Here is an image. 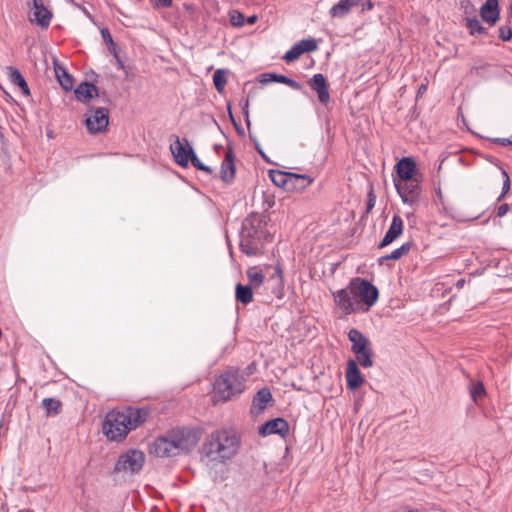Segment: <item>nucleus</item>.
Wrapping results in <instances>:
<instances>
[{
  "mask_svg": "<svg viewBox=\"0 0 512 512\" xmlns=\"http://www.w3.org/2000/svg\"><path fill=\"white\" fill-rule=\"evenodd\" d=\"M465 283H466L465 279H464V278H461V279H459V280L456 282L455 286H456V288H458V289H462V288L464 287Z\"/></svg>",
  "mask_w": 512,
  "mask_h": 512,
  "instance_id": "nucleus-51",
  "label": "nucleus"
},
{
  "mask_svg": "<svg viewBox=\"0 0 512 512\" xmlns=\"http://www.w3.org/2000/svg\"><path fill=\"white\" fill-rule=\"evenodd\" d=\"M269 177L276 186L283 188L286 191L291 187V179L295 178L294 173L280 170H270Z\"/></svg>",
  "mask_w": 512,
  "mask_h": 512,
  "instance_id": "nucleus-23",
  "label": "nucleus"
},
{
  "mask_svg": "<svg viewBox=\"0 0 512 512\" xmlns=\"http://www.w3.org/2000/svg\"><path fill=\"white\" fill-rule=\"evenodd\" d=\"M502 175L504 177V181H503V186H502V192L499 195V197L497 198L498 201H501L506 196V194L509 192L510 187H511L510 178H509L508 173L505 170H502Z\"/></svg>",
  "mask_w": 512,
  "mask_h": 512,
  "instance_id": "nucleus-41",
  "label": "nucleus"
},
{
  "mask_svg": "<svg viewBox=\"0 0 512 512\" xmlns=\"http://www.w3.org/2000/svg\"><path fill=\"white\" fill-rule=\"evenodd\" d=\"M189 161H191L192 165L198 169V170H201L205 173H207L208 175H211L213 173V170L212 168H210L209 166L203 164L200 159L196 156L195 152L193 151V154L190 155L189 157Z\"/></svg>",
  "mask_w": 512,
  "mask_h": 512,
  "instance_id": "nucleus-39",
  "label": "nucleus"
},
{
  "mask_svg": "<svg viewBox=\"0 0 512 512\" xmlns=\"http://www.w3.org/2000/svg\"><path fill=\"white\" fill-rule=\"evenodd\" d=\"M145 462V455L140 450H129L122 454L115 466L114 472L116 473H136L139 472Z\"/></svg>",
  "mask_w": 512,
  "mask_h": 512,
  "instance_id": "nucleus-8",
  "label": "nucleus"
},
{
  "mask_svg": "<svg viewBox=\"0 0 512 512\" xmlns=\"http://www.w3.org/2000/svg\"><path fill=\"white\" fill-rule=\"evenodd\" d=\"M271 281L274 282V288L277 290L276 295L278 298L281 297L282 289H283V280H282V269L280 266L275 268L273 275L270 278Z\"/></svg>",
  "mask_w": 512,
  "mask_h": 512,
  "instance_id": "nucleus-35",
  "label": "nucleus"
},
{
  "mask_svg": "<svg viewBox=\"0 0 512 512\" xmlns=\"http://www.w3.org/2000/svg\"><path fill=\"white\" fill-rule=\"evenodd\" d=\"M109 51L114 55V57L117 59L119 66L123 67L122 61L119 59L118 52H117V46L114 43V46L108 45Z\"/></svg>",
  "mask_w": 512,
  "mask_h": 512,
  "instance_id": "nucleus-49",
  "label": "nucleus"
},
{
  "mask_svg": "<svg viewBox=\"0 0 512 512\" xmlns=\"http://www.w3.org/2000/svg\"><path fill=\"white\" fill-rule=\"evenodd\" d=\"M303 53L300 50V45H293L283 56L286 62H293L301 57Z\"/></svg>",
  "mask_w": 512,
  "mask_h": 512,
  "instance_id": "nucleus-37",
  "label": "nucleus"
},
{
  "mask_svg": "<svg viewBox=\"0 0 512 512\" xmlns=\"http://www.w3.org/2000/svg\"><path fill=\"white\" fill-rule=\"evenodd\" d=\"M425 90H426V85H425V84H422V85L419 87L418 95H419V94H422Z\"/></svg>",
  "mask_w": 512,
  "mask_h": 512,
  "instance_id": "nucleus-54",
  "label": "nucleus"
},
{
  "mask_svg": "<svg viewBox=\"0 0 512 512\" xmlns=\"http://www.w3.org/2000/svg\"><path fill=\"white\" fill-rule=\"evenodd\" d=\"M499 38L503 41H510L512 39V28L508 25L499 28Z\"/></svg>",
  "mask_w": 512,
  "mask_h": 512,
  "instance_id": "nucleus-42",
  "label": "nucleus"
},
{
  "mask_svg": "<svg viewBox=\"0 0 512 512\" xmlns=\"http://www.w3.org/2000/svg\"><path fill=\"white\" fill-rule=\"evenodd\" d=\"M235 297L238 302L248 305L253 300V288L249 285L238 283L235 287Z\"/></svg>",
  "mask_w": 512,
  "mask_h": 512,
  "instance_id": "nucleus-26",
  "label": "nucleus"
},
{
  "mask_svg": "<svg viewBox=\"0 0 512 512\" xmlns=\"http://www.w3.org/2000/svg\"><path fill=\"white\" fill-rule=\"evenodd\" d=\"M275 204L273 195L269 193H263V210L268 211L271 209Z\"/></svg>",
  "mask_w": 512,
  "mask_h": 512,
  "instance_id": "nucleus-43",
  "label": "nucleus"
},
{
  "mask_svg": "<svg viewBox=\"0 0 512 512\" xmlns=\"http://www.w3.org/2000/svg\"><path fill=\"white\" fill-rule=\"evenodd\" d=\"M310 88L317 93L321 104L327 105L330 102V93L325 76L322 73L314 74L308 81Z\"/></svg>",
  "mask_w": 512,
  "mask_h": 512,
  "instance_id": "nucleus-14",
  "label": "nucleus"
},
{
  "mask_svg": "<svg viewBox=\"0 0 512 512\" xmlns=\"http://www.w3.org/2000/svg\"><path fill=\"white\" fill-rule=\"evenodd\" d=\"M396 171L398 175L397 181H409L411 179L421 177V174L417 171V166L415 161L410 157L402 158L396 164Z\"/></svg>",
  "mask_w": 512,
  "mask_h": 512,
  "instance_id": "nucleus-15",
  "label": "nucleus"
},
{
  "mask_svg": "<svg viewBox=\"0 0 512 512\" xmlns=\"http://www.w3.org/2000/svg\"><path fill=\"white\" fill-rule=\"evenodd\" d=\"M375 206V196L373 194V191L371 190L369 193H368V201H367V212H370L373 207Z\"/></svg>",
  "mask_w": 512,
  "mask_h": 512,
  "instance_id": "nucleus-46",
  "label": "nucleus"
},
{
  "mask_svg": "<svg viewBox=\"0 0 512 512\" xmlns=\"http://www.w3.org/2000/svg\"><path fill=\"white\" fill-rule=\"evenodd\" d=\"M149 416L144 408L126 407L107 413L103 422V432L111 441L124 439L131 430L143 424Z\"/></svg>",
  "mask_w": 512,
  "mask_h": 512,
  "instance_id": "nucleus-2",
  "label": "nucleus"
},
{
  "mask_svg": "<svg viewBox=\"0 0 512 512\" xmlns=\"http://www.w3.org/2000/svg\"><path fill=\"white\" fill-rule=\"evenodd\" d=\"M240 448V438L232 430H216L205 440L202 454L211 461L225 462L234 457Z\"/></svg>",
  "mask_w": 512,
  "mask_h": 512,
  "instance_id": "nucleus-3",
  "label": "nucleus"
},
{
  "mask_svg": "<svg viewBox=\"0 0 512 512\" xmlns=\"http://www.w3.org/2000/svg\"><path fill=\"white\" fill-rule=\"evenodd\" d=\"M485 388L482 382L473 383L470 388V395L474 402L485 395Z\"/></svg>",
  "mask_w": 512,
  "mask_h": 512,
  "instance_id": "nucleus-38",
  "label": "nucleus"
},
{
  "mask_svg": "<svg viewBox=\"0 0 512 512\" xmlns=\"http://www.w3.org/2000/svg\"><path fill=\"white\" fill-rule=\"evenodd\" d=\"M289 432V424L283 418H275L267 421L265 424L261 425L259 428V434L263 437L279 434L281 436H285Z\"/></svg>",
  "mask_w": 512,
  "mask_h": 512,
  "instance_id": "nucleus-16",
  "label": "nucleus"
},
{
  "mask_svg": "<svg viewBox=\"0 0 512 512\" xmlns=\"http://www.w3.org/2000/svg\"><path fill=\"white\" fill-rule=\"evenodd\" d=\"M77 100L88 103L93 97H97L98 88L89 82H81L74 91Z\"/></svg>",
  "mask_w": 512,
  "mask_h": 512,
  "instance_id": "nucleus-21",
  "label": "nucleus"
},
{
  "mask_svg": "<svg viewBox=\"0 0 512 512\" xmlns=\"http://www.w3.org/2000/svg\"><path fill=\"white\" fill-rule=\"evenodd\" d=\"M230 22L235 27H241L245 23V17L241 12L233 10L230 12Z\"/></svg>",
  "mask_w": 512,
  "mask_h": 512,
  "instance_id": "nucleus-40",
  "label": "nucleus"
},
{
  "mask_svg": "<svg viewBox=\"0 0 512 512\" xmlns=\"http://www.w3.org/2000/svg\"><path fill=\"white\" fill-rule=\"evenodd\" d=\"M101 36L107 45L114 46V41H113L112 36L107 28L101 29Z\"/></svg>",
  "mask_w": 512,
  "mask_h": 512,
  "instance_id": "nucleus-45",
  "label": "nucleus"
},
{
  "mask_svg": "<svg viewBox=\"0 0 512 512\" xmlns=\"http://www.w3.org/2000/svg\"><path fill=\"white\" fill-rule=\"evenodd\" d=\"M246 274L249 281L248 285L252 286L253 289H257L263 284L265 277L257 267L249 268Z\"/></svg>",
  "mask_w": 512,
  "mask_h": 512,
  "instance_id": "nucleus-32",
  "label": "nucleus"
},
{
  "mask_svg": "<svg viewBox=\"0 0 512 512\" xmlns=\"http://www.w3.org/2000/svg\"><path fill=\"white\" fill-rule=\"evenodd\" d=\"M42 407L48 415H57L60 412L61 402L55 398H45L42 400Z\"/></svg>",
  "mask_w": 512,
  "mask_h": 512,
  "instance_id": "nucleus-34",
  "label": "nucleus"
},
{
  "mask_svg": "<svg viewBox=\"0 0 512 512\" xmlns=\"http://www.w3.org/2000/svg\"><path fill=\"white\" fill-rule=\"evenodd\" d=\"M293 179H291V187H289V192L302 193L304 192L313 182V178L306 174H296L294 173Z\"/></svg>",
  "mask_w": 512,
  "mask_h": 512,
  "instance_id": "nucleus-25",
  "label": "nucleus"
},
{
  "mask_svg": "<svg viewBox=\"0 0 512 512\" xmlns=\"http://www.w3.org/2000/svg\"><path fill=\"white\" fill-rule=\"evenodd\" d=\"M109 124V112L106 108L99 107L87 114L86 126L91 134L103 132Z\"/></svg>",
  "mask_w": 512,
  "mask_h": 512,
  "instance_id": "nucleus-11",
  "label": "nucleus"
},
{
  "mask_svg": "<svg viewBox=\"0 0 512 512\" xmlns=\"http://www.w3.org/2000/svg\"><path fill=\"white\" fill-rule=\"evenodd\" d=\"M229 74V70L227 69H217L213 75V83L218 91V93L222 94L225 91V86L227 84V75Z\"/></svg>",
  "mask_w": 512,
  "mask_h": 512,
  "instance_id": "nucleus-33",
  "label": "nucleus"
},
{
  "mask_svg": "<svg viewBox=\"0 0 512 512\" xmlns=\"http://www.w3.org/2000/svg\"><path fill=\"white\" fill-rule=\"evenodd\" d=\"M460 7L463 9L465 15H470L475 12V7L470 0H463L460 2Z\"/></svg>",
  "mask_w": 512,
  "mask_h": 512,
  "instance_id": "nucleus-44",
  "label": "nucleus"
},
{
  "mask_svg": "<svg viewBox=\"0 0 512 512\" xmlns=\"http://www.w3.org/2000/svg\"><path fill=\"white\" fill-rule=\"evenodd\" d=\"M245 390V377L238 369H228L214 382V397L226 402L238 397Z\"/></svg>",
  "mask_w": 512,
  "mask_h": 512,
  "instance_id": "nucleus-4",
  "label": "nucleus"
},
{
  "mask_svg": "<svg viewBox=\"0 0 512 512\" xmlns=\"http://www.w3.org/2000/svg\"><path fill=\"white\" fill-rule=\"evenodd\" d=\"M270 401H272V394L268 388L264 387L253 397L252 407L257 413H260L267 407Z\"/></svg>",
  "mask_w": 512,
  "mask_h": 512,
  "instance_id": "nucleus-24",
  "label": "nucleus"
},
{
  "mask_svg": "<svg viewBox=\"0 0 512 512\" xmlns=\"http://www.w3.org/2000/svg\"><path fill=\"white\" fill-rule=\"evenodd\" d=\"M264 232L256 227L251 221L246 220L243 223L240 233V249L247 256L259 254L263 248Z\"/></svg>",
  "mask_w": 512,
  "mask_h": 512,
  "instance_id": "nucleus-6",
  "label": "nucleus"
},
{
  "mask_svg": "<svg viewBox=\"0 0 512 512\" xmlns=\"http://www.w3.org/2000/svg\"><path fill=\"white\" fill-rule=\"evenodd\" d=\"M465 22H466V27L469 30V33L471 35L474 36V35L487 34V29L482 25V23L480 22V20L477 17L466 16Z\"/></svg>",
  "mask_w": 512,
  "mask_h": 512,
  "instance_id": "nucleus-31",
  "label": "nucleus"
},
{
  "mask_svg": "<svg viewBox=\"0 0 512 512\" xmlns=\"http://www.w3.org/2000/svg\"><path fill=\"white\" fill-rule=\"evenodd\" d=\"M54 71L61 87L66 91L71 90L73 88L74 82L73 78L67 73L66 69L55 63Z\"/></svg>",
  "mask_w": 512,
  "mask_h": 512,
  "instance_id": "nucleus-27",
  "label": "nucleus"
},
{
  "mask_svg": "<svg viewBox=\"0 0 512 512\" xmlns=\"http://www.w3.org/2000/svg\"><path fill=\"white\" fill-rule=\"evenodd\" d=\"M412 247L411 242L403 243L399 248L392 251L390 254H387L385 256H382L378 259L379 264H383L385 261L388 260H398L401 257L407 255Z\"/></svg>",
  "mask_w": 512,
  "mask_h": 512,
  "instance_id": "nucleus-28",
  "label": "nucleus"
},
{
  "mask_svg": "<svg viewBox=\"0 0 512 512\" xmlns=\"http://www.w3.org/2000/svg\"><path fill=\"white\" fill-rule=\"evenodd\" d=\"M346 381L347 388L352 391L359 388L365 381L358 367V363L353 359L347 361Z\"/></svg>",
  "mask_w": 512,
  "mask_h": 512,
  "instance_id": "nucleus-18",
  "label": "nucleus"
},
{
  "mask_svg": "<svg viewBox=\"0 0 512 512\" xmlns=\"http://www.w3.org/2000/svg\"><path fill=\"white\" fill-rule=\"evenodd\" d=\"M360 5L362 6V11L372 10L374 4L371 0H362Z\"/></svg>",
  "mask_w": 512,
  "mask_h": 512,
  "instance_id": "nucleus-48",
  "label": "nucleus"
},
{
  "mask_svg": "<svg viewBox=\"0 0 512 512\" xmlns=\"http://www.w3.org/2000/svg\"><path fill=\"white\" fill-rule=\"evenodd\" d=\"M150 453L162 458L178 455L169 433L155 439L150 447Z\"/></svg>",
  "mask_w": 512,
  "mask_h": 512,
  "instance_id": "nucleus-13",
  "label": "nucleus"
},
{
  "mask_svg": "<svg viewBox=\"0 0 512 512\" xmlns=\"http://www.w3.org/2000/svg\"><path fill=\"white\" fill-rule=\"evenodd\" d=\"M508 211H509V205L508 204H502L497 209V216L498 217H503L504 215L507 214Z\"/></svg>",
  "mask_w": 512,
  "mask_h": 512,
  "instance_id": "nucleus-47",
  "label": "nucleus"
},
{
  "mask_svg": "<svg viewBox=\"0 0 512 512\" xmlns=\"http://www.w3.org/2000/svg\"><path fill=\"white\" fill-rule=\"evenodd\" d=\"M296 44L300 45V50L303 54L316 51L318 48L317 42L313 38L303 39Z\"/></svg>",
  "mask_w": 512,
  "mask_h": 512,
  "instance_id": "nucleus-36",
  "label": "nucleus"
},
{
  "mask_svg": "<svg viewBox=\"0 0 512 512\" xmlns=\"http://www.w3.org/2000/svg\"><path fill=\"white\" fill-rule=\"evenodd\" d=\"M235 171L234 153L231 148H228L220 168L221 180L227 184L232 183L235 178Z\"/></svg>",
  "mask_w": 512,
  "mask_h": 512,
  "instance_id": "nucleus-19",
  "label": "nucleus"
},
{
  "mask_svg": "<svg viewBox=\"0 0 512 512\" xmlns=\"http://www.w3.org/2000/svg\"><path fill=\"white\" fill-rule=\"evenodd\" d=\"M481 19L494 26L500 18V8L498 0H486L480 8Z\"/></svg>",
  "mask_w": 512,
  "mask_h": 512,
  "instance_id": "nucleus-17",
  "label": "nucleus"
},
{
  "mask_svg": "<svg viewBox=\"0 0 512 512\" xmlns=\"http://www.w3.org/2000/svg\"><path fill=\"white\" fill-rule=\"evenodd\" d=\"M31 13L29 20L31 23H35L42 29H47L51 23L53 14L52 12L44 5L43 0H31V4L29 3Z\"/></svg>",
  "mask_w": 512,
  "mask_h": 512,
  "instance_id": "nucleus-10",
  "label": "nucleus"
},
{
  "mask_svg": "<svg viewBox=\"0 0 512 512\" xmlns=\"http://www.w3.org/2000/svg\"><path fill=\"white\" fill-rule=\"evenodd\" d=\"M263 76L269 77V81H274V82H279V83L285 84L294 90H302V88H303L299 82H297L294 79L289 78L285 75L267 73V74H264Z\"/></svg>",
  "mask_w": 512,
  "mask_h": 512,
  "instance_id": "nucleus-29",
  "label": "nucleus"
},
{
  "mask_svg": "<svg viewBox=\"0 0 512 512\" xmlns=\"http://www.w3.org/2000/svg\"><path fill=\"white\" fill-rule=\"evenodd\" d=\"M362 0H339V2L333 5L329 14L333 18L345 17L353 7L360 5Z\"/></svg>",
  "mask_w": 512,
  "mask_h": 512,
  "instance_id": "nucleus-22",
  "label": "nucleus"
},
{
  "mask_svg": "<svg viewBox=\"0 0 512 512\" xmlns=\"http://www.w3.org/2000/svg\"><path fill=\"white\" fill-rule=\"evenodd\" d=\"M161 5L164 7H170L172 5L173 0H160Z\"/></svg>",
  "mask_w": 512,
  "mask_h": 512,
  "instance_id": "nucleus-53",
  "label": "nucleus"
},
{
  "mask_svg": "<svg viewBox=\"0 0 512 512\" xmlns=\"http://www.w3.org/2000/svg\"><path fill=\"white\" fill-rule=\"evenodd\" d=\"M335 307L345 316L368 312L379 298V290L370 281L354 277L348 285L332 292Z\"/></svg>",
  "mask_w": 512,
  "mask_h": 512,
  "instance_id": "nucleus-1",
  "label": "nucleus"
},
{
  "mask_svg": "<svg viewBox=\"0 0 512 512\" xmlns=\"http://www.w3.org/2000/svg\"><path fill=\"white\" fill-rule=\"evenodd\" d=\"M257 19H258L257 15H252V16H249L246 21L248 24L252 25V24L256 23Z\"/></svg>",
  "mask_w": 512,
  "mask_h": 512,
  "instance_id": "nucleus-52",
  "label": "nucleus"
},
{
  "mask_svg": "<svg viewBox=\"0 0 512 512\" xmlns=\"http://www.w3.org/2000/svg\"><path fill=\"white\" fill-rule=\"evenodd\" d=\"M10 80L13 84L17 85L23 94L30 95V89L28 87V84L23 77V75L20 73V71L16 68H10V74H9Z\"/></svg>",
  "mask_w": 512,
  "mask_h": 512,
  "instance_id": "nucleus-30",
  "label": "nucleus"
},
{
  "mask_svg": "<svg viewBox=\"0 0 512 512\" xmlns=\"http://www.w3.org/2000/svg\"><path fill=\"white\" fill-rule=\"evenodd\" d=\"M394 512H420V510L417 508H413L411 506H403L402 508Z\"/></svg>",
  "mask_w": 512,
  "mask_h": 512,
  "instance_id": "nucleus-50",
  "label": "nucleus"
},
{
  "mask_svg": "<svg viewBox=\"0 0 512 512\" xmlns=\"http://www.w3.org/2000/svg\"><path fill=\"white\" fill-rule=\"evenodd\" d=\"M403 232V220L399 215H394L391 225L386 232L385 236L378 245V248L386 247L395 241Z\"/></svg>",
  "mask_w": 512,
  "mask_h": 512,
  "instance_id": "nucleus-20",
  "label": "nucleus"
},
{
  "mask_svg": "<svg viewBox=\"0 0 512 512\" xmlns=\"http://www.w3.org/2000/svg\"><path fill=\"white\" fill-rule=\"evenodd\" d=\"M168 433L172 439V443L174 444L178 455L181 453L189 452L197 445L199 441L198 432L192 428H177L171 430Z\"/></svg>",
  "mask_w": 512,
  "mask_h": 512,
  "instance_id": "nucleus-7",
  "label": "nucleus"
},
{
  "mask_svg": "<svg viewBox=\"0 0 512 512\" xmlns=\"http://www.w3.org/2000/svg\"><path fill=\"white\" fill-rule=\"evenodd\" d=\"M421 178L422 177H419L409 181H397V179H394L395 188L404 204L413 206L419 201L421 195Z\"/></svg>",
  "mask_w": 512,
  "mask_h": 512,
  "instance_id": "nucleus-9",
  "label": "nucleus"
},
{
  "mask_svg": "<svg viewBox=\"0 0 512 512\" xmlns=\"http://www.w3.org/2000/svg\"><path fill=\"white\" fill-rule=\"evenodd\" d=\"M351 342V350L356 356V362L363 368H370L374 365L373 349L370 340L359 330L351 329L348 332Z\"/></svg>",
  "mask_w": 512,
  "mask_h": 512,
  "instance_id": "nucleus-5",
  "label": "nucleus"
},
{
  "mask_svg": "<svg viewBox=\"0 0 512 512\" xmlns=\"http://www.w3.org/2000/svg\"><path fill=\"white\" fill-rule=\"evenodd\" d=\"M174 141L170 144V150L174 157L175 162L181 167H187L189 163V157L193 154V148L189 144L187 139H184V143L178 136H172Z\"/></svg>",
  "mask_w": 512,
  "mask_h": 512,
  "instance_id": "nucleus-12",
  "label": "nucleus"
}]
</instances>
